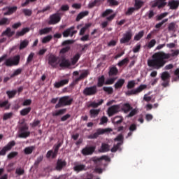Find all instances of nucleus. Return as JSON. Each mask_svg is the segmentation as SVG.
<instances>
[{
	"mask_svg": "<svg viewBox=\"0 0 179 179\" xmlns=\"http://www.w3.org/2000/svg\"><path fill=\"white\" fill-rule=\"evenodd\" d=\"M91 26H92L91 24H86L85 26L80 29L79 35L83 36L85 31H87V29L90 28Z\"/></svg>",
	"mask_w": 179,
	"mask_h": 179,
	"instance_id": "obj_38",
	"label": "nucleus"
},
{
	"mask_svg": "<svg viewBox=\"0 0 179 179\" xmlns=\"http://www.w3.org/2000/svg\"><path fill=\"white\" fill-rule=\"evenodd\" d=\"M123 140H124V136H123L122 134L118 135V136L115 138V141H120V142H122L121 143H123Z\"/></svg>",
	"mask_w": 179,
	"mask_h": 179,
	"instance_id": "obj_62",
	"label": "nucleus"
},
{
	"mask_svg": "<svg viewBox=\"0 0 179 179\" xmlns=\"http://www.w3.org/2000/svg\"><path fill=\"white\" fill-rule=\"evenodd\" d=\"M103 159H105L107 162L110 161V158L108 156H103L101 158L96 157L92 158V161L94 162V164L97 166H101L102 164Z\"/></svg>",
	"mask_w": 179,
	"mask_h": 179,
	"instance_id": "obj_14",
	"label": "nucleus"
},
{
	"mask_svg": "<svg viewBox=\"0 0 179 179\" xmlns=\"http://www.w3.org/2000/svg\"><path fill=\"white\" fill-rule=\"evenodd\" d=\"M86 166L84 164H79L74 166L73 169L75 171L80 172L86 170Z\"/></svg>",
	"mask_w": 179,
	"mask_h": 179,
	"instance_id": "obj_30",
	"label": "nucleus"
},
{
	"mask_svg": "<svg viewBox=\"0 0 179 179\" xmlns=\"http://www.w3.org/2000/svg\"><path fill=\"white\" fill-rule=\"evenodd\" d=\"M110 150V145L107 143H102L101 148L99 150L100 152H106Z\"/></svg>",
	"mask_w": 179,
	"mask_h": 179,
	"instance_id": "obj_24",
	"label": "nucleus"
},
{
	"mask_svg": "<svg viewBox=\"0 0 179 179\" xmlns=\"http://www.w3.org/2000/svg\"><path fill=\"white\" fill-rule=\"evenodd\" d=\"M17 8L16 6L15 7H12V8H10L8 9V11L7 13H5V15H10L13 13H15L16 10H17Z\"/></svg>",
	"mask_w": 179,
	"mask_h": 179,
	"instance_id": "obj_55",
	"label": "nucleus"
},
{
	"mask_svg": "<svg viewBox=\"0 0 179 179\" xmlns=\"http://www.w3.org/2000/svg\"><path fill=\"white\" fill-rule=\"evenodd\" d=\"M116 79H117V78H110L106 80V82L105 83V85H113L115 83V81L116 80Z\"/></svg>",
	"mask_w": 179,
	"mask_h": 179,
	"instance_id": "obj_57",
	"label": "nucleus"
},
{
	"mask_svg": "<svg viewBox=\"0 0 179 179\" xmlns=\"http://www.w3.org/2000/svg\"><path fill=\"white\" fill-rule=\"evenodd\" d=\"M29 29L28 28H24L20 31H17L15 34V38H18L20 36H24L26 33L29 32Z\"/></svg>",
	"mask_w": 179,
	"mask_h": 179,
	"instance_id": "obj_29",
	"label": "nucleus"
},
{
	"mask_svg": "<svg viewBox=\"0 0 179 179\" xmlns=\"http://www.w3.org/2000/svg\"><path fill=\"white\" fill-rule=\"evenodd\" d=\"M75 29V27L73 26L67 29H66L63 33V36L64 38H67L69 36L73 37L74 34H77V31L74 30Z\"/></svg>",
	"mask_w": 179,
	"mask_h": 179,
	"instance_id": "obj_12",
	"label": "nucleus"
},
{
	"mask_svg": "<svg viewBox=\"0 0 179 179\" xmlns=\"http://www.w3.org/2000/svg\"><path fill=\"white\" fill-rule=\"evenodd\" d=\"M103 101H104L103 99H101L98 103L92 102L90 104L87 105V107L88 108H91L92 107V108H96L98 106H101L103 103Z\"/></svg>",
	"mask_w": 179,
	"mask_h": 179,
	"instance_id": "obj_26",
	"label": "nucleus"
},
{
	"mask_svg": "<svg viewBox=\"0 0 179 179\" xmlns=\"http://www.w3.org/2000/svg\"><path fill=\"white\" fill-rule=\"evenodd\" d=\"M136 10V9L135 8H129L127 10V12L126 13L127 15H131L133 14V13H134Z\"/></svg>",
	"mask_w": 179,
	"mask_h": 179,
	"instance_id": "obj_61",
	"label": "nucleus"
},
{
	"mask_svg": "<svg viewBox=\"0 0 179 179\" xmlns=\"http://www.w3.org/2000/svg\"><path fill=\"white\" fill-rule=\"evenodd\" d=\"M29 45V41L27 40L23 41L20 45V50L25 48Z\"/></svg>",
	"mask_w": 179,
	"mask_h": 179,
	"instance_id": "obj_47",
	"label": "nucleus"
},
{
	"mask_svg": "<svg viewBox=\"0 0 179 179\" xmlns=\"http://www.w3.org/2000/svg\"><path fill=\"white\" fill-rule=\"evenodd\" d=\"M144 1H143V0H135V8L136 9V10H140L143 6L144 5Z\"/></svg>",
	"mask_w": 179,
	"mask_h": 179,
	"instance_id": "obj_25",
	"label": "nucleus"
},
{
	"mask_svg": "<svg viewBox=\"0 0 179 179\" xmlns=\"http://www.w3.org/2000/svg\"><path fill=\"white\" fill-rule=\"evenodd\" d=\"M10 105L8 104V101H0V108H5L6 110H8L10 108Z\"/></svg>",
	"mask_w": 179,
	"mask_h": 179,
	"instance_id": "obj_34",
	"label": "nucleus"
},
{
	"mask_svg": "<svg viewBox=\"0 0 179 179\" xmlns=\"http://www.w3.org/2000/svg\"><path fill=\"white\" fill-rule=\"evenodd\" d=\"M10 22V20L8 18L3 17L0 20V26L8 25Z\"/></svg>",
	"mask_w": 179,
	"mask_h": 179,
	"instance_id": "obj_42",
	"label": "nucleus"
},
{
	"mask_svg": "<svg viewBox=\"0 0 179 179\" xmlns=\"http://www.w3.org/2000/svg\"><path fill=\"white\" fill-rule=\"evenodd\" d=\"M15 34V31H12L10 27H8L3 33L1 34L2 36H7L8 38H11L12 36H14Z\"/></svg>",
	"mask_w": 179,
	"mask_h": 179,
	"instance_id": "obj_20",
	"label": "nucleus"
},
{
	"mask_svg": "<svg viewBox=\"0 0 179 179\" xmlns=\"http://www.w3.org/2000/svg\"><path fill=\"white\" fill-rule=\"evenodd\" d=\"M113 10L111 9H107L104 13H102L101 17H106L110 15L113 13Z\"/></svg>",
	"mask_w": 179,
	"mask_h": 179,
	"instance_id": "obj_51",
	"label": "nucleus"
},
{
	"mask_svg": "<svg viewBox=\"0 0 179 179\" xmlns=\"http://www.w3.org/2000/svg\"><path fill=\"white\" fill-rule=\"evenodd\" d=\"M89 15V12H82L80 13L76 17V21L79 22L81 19H83L84 17L87 16Z\"/></svg>",
	"mask_w": 179,
	"mask_h": 179,
	"instance_id": "obj_36",
	"label": "nucleus"
},
{
	"mask_svg": "<svg viewBox=\"0 0 179 179\" xmlns=\"http://www.w3.org/2000/svg\"><path fill=\"white\" fill-rule=\"evenodd\" d=\"M144 31H141L138 34H136L134 37V40L136 41H140L144 36Z\"/></svg>",
	"mask_w": 179,
	"mask_h": 179,
	"instance_id": "obj_40",
	"label": "nucleus"
},
{
	"mask_svg": "<svg viewBox=\"0 0 179 179\" xmlns=\"http://www.w3.org/2000/svg\"><path fill=\"white\" fill-rule=\"evenodd\" d=\"M40 123H41V121L40 120H34V122L30 124V126L32 127V128H34L37 126H39L40 127Z\"/></svg>",
	"mask_w": 179,
	"mask_h": 179,
	"instance_id": "obj_56",
	"label": "nucleus"
},
{
	"mask_svg": "<svg viewBox=\"0 0 179 179\" xmlns=\"http://www.w3.org/2000/svg\"><path fill=\"white\" fill-rule=\"evenodd\" d=\"M120 110V105H113L108 108V115L109 117H112L116 114H117Z\"/></svg>",
	"mask_w": 179,
	"mask_h": 179,
	"instance_id": "obj_9",
	"label": "nucleus"
},
{
	"mask_svg": "<svg viewBox=\"0 0 179 179\" xmlns=\"http://www.w3.org/2000/svg\"><path fill=\"white\" fill-rule=\"evenodd\" d=\"M168 31H176V24L172 22L168 26Z\"/></svg>",
	"mask_w": 179,
	"mask_h": 179,
	"instance_id": "obj_52",
	"label": "nucleus"
},
{
	"mask_svg": "<svg viewBox=\"0 0 179 179\" xmlns=\"http://www.w3.org/2000/svg\"><path fill=\"white\" fill-rule=\"evenodd\" d=\"M20 55H16L12 59L11 58L7 59L3 65H5L8 67H11L13 66H17L20 63Z\"/></svg>",
	"mask_w": 179,
	"mask_h": 179,
	"instance_id": "obj_5",
	"label": "nucleus"
},
{
	"mask_svg": "<svg viewBox=\"0 0 179 179\" xmlns=\"http://www.w3.org/2000/svg\"><path fill=\"white\" fill-rule=\"evenodd\" d=\"M172 54L165 53L164 52H158L152 55V59L148 61V65L152 69L159 70L163 68L165 64L171 60V58L179 55V50H171Z\"/></svg>",
	"mask_w": 179,
	"mask_h": 179,
	"instance_id": "obj_1",
	"label": "nucleus"
},
{
	"mask_svg": "<svg viewBox=\"0 0 179 179\" xmlns=\"http://www.w3.org/2000/svg\"><path fill=\"white\" fill-rule=\"evenodd\" d=\"M13 113H5L3 116V120H7L13 117Z\"/></svg>",
	"mask_w": 179,
	"mask_h": 179,
	"instance_id": "obj_54",
	"label": "nucleus"
},
{
	"mask_svg": "<svg viewBox=\"0 0 179 179\" xmlns=\"http://www.w3.org/2000/svg\"><path fill=\"white\" fill-rule=\"evenodd\" d=\"M51 9V7L50 6H48L47 7L44 8L43 10H40L38 11L37 14L39 13H44Z\"/></svg>",
	"mask_w": 179,
	"mask_h": 179,
	"instance_id": "obj_60",
	"label": "nucleus"
},
{
	"mask_svg": "<svg viewBox=\"0 0 179 179\" xmlns=\"http://www.w3.org/2000/svg\"><path fill=\"white\" fill-rule=\"evenodd\" d=\"M96 150V146H86L81 150V153L84 156L92 155Z\"/></svg>",
	"mask_w": 179,
	"mask_h": 179,
	"instance_id": "obj_10",
	"label": "nucleus"
},
{
	"mask_svg": "<svg viewBox=\"0 0 179 179\" xmlns=\"http://www.w3.org/2000/svg\"><path fill=\"white\" fill-rule=\"evenodd\" d=\"M111 129H98L96 130V132L91 134L88 136L89 138L90 139H95L99 137V135L104 134L108 131H110Z\"/></svg>",
	"mask_w": 179,
	"mask_h": 179,
	"instance_id": "obj_6",
	"label": "nucleus"
},
{
	"mask_svg": "<svg viewBox=\"0 0 179 179\" xmlns=\"http://www.w3.org/2000/svg\"><path fill=\"white\" fill-rule=\"evenodd\" d=\"M103 90L109 94H111L113 92V89L111 87H103Z\"/></svg>",
	"mask_w": 179,
	"mask_h": 179,
	"instance_id": "obj_48",
	"label": "nucleus"
},
{
	"mask_svg": "<svg viewBox=\"0 0 179 179\" xmlns=\"http://www.w3.org/2000/svg\"><path fill=\"white\" fill-rule=\"evenodd\" d=\"M123 120H124V118L122 116H116L113 120V122L115 124H119L122 123L123 122Z\"/></svg>",
	"mask_w": 179,
	"mask_h": 179,
	"instance_id": "obj_31",
	"label": "nucleus"
},
{
	"mask_svg": "<svg viewBox=\"0 0 179 179\" xmlns=\"http://www.w3.org/2000/svg\"><path fill=\"white\" fill-rule=\"evenodd\" d=\"M117 73H118V69L115 66L111 67L108 72V75L110 77L117 76Z\"/></svg>",
	"mask_w": 179,
	"mask_h": 179,
	"instance_id": "obj_28",
	"label": "nucleus"
},
{
	"mask_svg": "<svg viewBox=\"0 0 179 179\" xmlns=\"http://www.w3.org/2000/svg\"><path fill=\"white\" fill-rule=\"evenodd\" d=\"M61 20V17L58 13L53 14L50 16V20L48 21V24L55 25L59 23Z\"/></svg>",
	"mask_w": 179,
	"mask_h": 179,
	"instance_id": "obj_11",
	"label": "nucleus"
},
{
	"mask_svg": "<svg viewBox=\"0 0 179 179\" xmlns=\"http://www.w3.org/2000/svg\"><path fill=\"white\" fill-rule=\"evenodd\" d=\"M81 57V54L77 53L72 59H71V64L75 65L79 60Z\"/></svg>",
	"mask_w": 179,
	"mask_h": 179,
	"instance_id": "obj_33",
	"label": "nucleus"
},
{
	"mask_svg": "<svg viewBox=\"0 0 179 179\" xmlns=\"http://www.w3.org/2000/svg\"><path fill=\"white\" fill-rule=\"evenodd\" d=\"M35 147L34 146H30V147H27L24 150V152L26 155H30L32 153L33 150H34Z\"/></svg>",
	"mask_w": 179,
	"mask_h": 179,
	"instance_id": "obj_43",
	"label": "nucleus"
},
{
	"mask_svg": "<svg viewBox=\"0 0 179 179\" xmlns=\"http://www.w3.org/2000/svg\"><path fill=\"white\" fill-rule=\"evenodd\" d=\"M141 48V44H137L136 46L133 49V52L134 53L139 52Z\"/></svg>",
	"mask_w": 179,
	"mask_h": 179,
	"instance_id": "obj_64",
	"label": "nucleus"
},
{
	"mask_svg": "<svg viewBox=\"0 0 179 179\" xmlns=\"http://www.w3.org/2000/svg\"><path fill=\"white\" fill-rule=\"evenodd\" d=\"M69 82V79L62 80L59 82L55 83L54 86L55 88H59V87H63L64 85L68 84Z\"/></svg>",
	"mask_w": 179,
	"mask_h": 179,
	"instance_id": "obj_21",
	"label": "nucleus"
},
{
	"mask_svg": "<svg viewBox=\"0 0 179 179\" xmlns=\"http://www.w3.org/2000/svg\"><path fill=\"white\" fill-rule=\"evenodd\" d=\"M59 59V57L51 54L50 56H49V58H48V64L52 66L53 68L56 67V66L58 64L57 63V61Z\"/></svg>",
	"mask_w": 179,
	"mask_h": 179,
	"instance_id": "obj_16",
	"label": "nucleus"
},
{
	"mask_svg": "<svg viewBox=\"0 0 179 179\" xmlns=\"http://www.w3.org/2000/svg\"><path fill=\"white\" fill-rule=\"evenodd\" d=\"M129 62V60L127 58H125L118 63V66H122L127 64Z\"/></svg>",
	"mask_w": 179,
	"mask_h": 179,
	"instance_id": "obj_58",
	"label": "nucleus"
},
{
	"mask_svg": "<svg viewBox=\"0 0 179 179\" xmlns=\"http://www.w3.org/2000/svg\"><path fill=\"white\" fill-rule=\"evenodd\" d=\"M16 94H17V91L16 90L7 91L6 92V94L8 95L9 99L13 98L15 96Z\"/></svg>",
	"mask_w": 179,
	"mask_h": 179,
	"instance_id": "obj_45",
	"label": "nucleus"
},
{
	"mask_svg": "<svg viewBox=\"0 0 179 179\" xmlns=\"http://www.w3.org/2000/svg\"><path fill=\"white\" fill-rule=\"evenodd\" d=\"M62 144H63V141L59 142L56 146H55V150H54L52 157H57V155L58 154L59 149L62 145Z\"/></svg>",
	"mask_w": 179,
	"mask_h": 179,
	"instance_id": "obj_32",
	"label": "nucleus"
},
{
	"mask_svg": "<svg viewBox=\"0 0 179 179\" xmlns=\"http://www.w3.org/2000/svg\"><path fill=\"white\" fill-rule=\"evenodd\" d=\"M73 101V98H70L69 96H64L59 99L58 103L56 104L55 106V108L57 109L62 107L71 106Z\"/></svg>",
	"mask_w": 179,
	"mask_h": 179,
	"instance_id": "obj_3",
	"label": "nucleus"
},
{
	"mask_svg": "<svg viewBox=\"0 0 179 179\" xmlns=\"http://www.w3.org/2000/svg\"><path fill=\"white\" fill-rule=\"evenodd\" d=\"M171 76L168 72H164L161 74V79L164 83H162V85L164 87H166L169 85Z\"/></svg>",
	"mask_w": 179,
	"mask_h": 179,
	"instance_id": "obj_7",
	"label": "nucleus"
},
{
	"mask_svg": "<svg viewBox=\"0 0 179 179\" xmlns=\"http://www.w3.org/2000/svg\"><path fill=\"white\" fill-rule=\"evenodd\" d=\"M22 13L27 17H30L32 15V10L30 9H23Z\"/></svg>",
	"mask_w": 179,
	"mask_h": 179,
	"instance_id": "obj_46",
	"label": "nucleus"
},
{
	"mask_svg": "<svg viewBox=\"0 0 179 179\" xmlns=\"http://www.w3.org/2000/svg\"><path fill=\"white\" fill-rule=\"evenodd\" d=\"M23 71L22 69H18L14 71V73L10 76V78H13L16 76L21 74L22 71Z\"/></svg>",
	"mask_w": 179,
	"mask_h": 179,
	"instance_id": "obj_50",
	"label": "nucleus"
},
{
	"mask_svg": "<svg viewBox=\"0 0 179 179\" xmlns=\"http://www.w3.org/2000/svg\"><path fill=\"white\" fill-rule=\"evenodd\" d=\"M105 77L104 76H102L101 77H99L98 78V83H97V86L99 87H103V85L105 84Z\"/></svg>",
	"mask_w": 179,
	"mask_h": 179,
	"instance_id": "obj_35",
	"label": "nucleus"
},
{
	"mask_svg": "<svg viewBox=\"0 0 179 179\" xmlns=\"http://www.w3.org/2000/svg\"><path fill=\"white\" fill-rule=\"evenodd\" d=\"M124 83H125L124 79H119L117 82L115 84L114 87L115 88V90L121 89L123 87Z\"/></svg>",
	"mask_w": 179,
	"mask_h": 179,
	"instance_id": "obj_22",
	"label": "nucleus"
},
{
	"mask_svg": "<svg viewBox=\"0 0 179 179\" xmlns=\"http://www.w3.org/2000/svg\"><path fill=\"white\" fill-rule=\"evenodd\" d=\"M24 173V169H22L21 168L16 169L15 173L17 174L18 176L23 175Z\"/></svg>",
	"mask_w": 179,
	"mask_h": 179,
	"instance_id": "obj_63",
	"label": "nucleus"
},
{
	"mask_svg": "<svg viewBox=\"0 0 179 179\" xmlns=\"http://www.w3.org/2000/svg\"><path fill=\"white\" fill-rule=\"evenodd\" d=\"M97 87L94 85L90 87H86L83 91V94L85 96H93L95 95L97 93Z\"/></svg>",
	"mask_w": 179,
	"mask_h": 179,
	"instance_id": "obj_8",
	"label": "nucleus"
},
{
	"mask_svg": "<svg viewBox=\"0 0 179 179\" xmlns=\"http://www.w3.org/2000/svg\"><path fill=\"white\" fill-rule=\"evenodd\" d=\"M88 75H89V71L87 70H86V71H85V72H83V73L80 74L79 78H80V80H83V79L87 78Z\"/></svg>",
	"mask_w": 179,
	"mask_h": 179,
	"instance_id": "obj_59",
	"label": "nucleus"
},
{
	"mask_svg": "<svg viewBox=\"0 0 179 179\" xmlns=\"http://www.w3.org/2000/svg\"><path fill=\"white\" fill-rule=\"evenodd\" d=\"M31 110V108L30 107L24 108L20 111V115L22 116H25L30 113Z\"/></svg>",
	"mask_w": 179,
	"mask_h": 179,
	"instance_id": "obj_41",
	"label": "nucleus"
},
{
	"mask_svg": "<svg viewBox=\"0 0 179 179\" xmlns=\"http://www.w3.org/2000/svg\"><path fill=\"white\" fill-rule=\"evenodd\" d=\"M101 0H94V1H90L88 8H93L95 6H100Z\"/></svg>",
	"mask_w": 179,
	"mask_h": 179,
	"instance_id": "obj_27",
	"label": "nucleus"
},
{
	"mask_svg": "<svg viewBox=\"0 0 179 179\" xmlns=\"http://www.w3.org/2000/svg\"><path fill=\"white\" fill-rule=\"evenodd\" d=\"M133 34L131 31H127L124 35L123 38L120 40V43L122 44L129 43L132 38Z\"/></svg>",
	"mask_w": 179,
	"mask_h": 179,
	"instance_id": "obj_15",
	"label": "nucleus"
},
{
	"mask_svg": "<svg viewBox=\"0 0 179 179\" xmlns=\"http://www.w3.org/2000/svg\"><path fill=\"white\" fill-rule=\"evenodd\" d=\"M18 137L21 138H27L31 134L29 131V127L27 124L20 126L18 131Z\"/></svg>",
	"mask_w": 179,
	"mask_h": 179,
	"instance_id": "obj_4",
	"label": "nucleus"
},
{
	"mask_svg": "<svg viewBox=\"0 0 179 179\" xmlns=\"http://www.w3.org/2000/svg\"><path fill=\"white\" fill-rule=\"evenodd\" d=\"M135 86H136L135 80H131L128 82L127 87L128 90H128L127 92H125L127 96L136 95L148 87L146 85H141L138 88L134 89Z\"/></svg>",
	"mask_w": 179,
	"mask_h": 179,
	"instance_id": "obj_2",
	"label": "nucleus"
},
{
	"mask_svg": "<svg viewBox=\"0 0 179 179\" xmlns=\"http://www.w3.org/2000/svg\"><path fill=\"white\" fill-rule=\"evenodd\" d=\"M100 113L99 109H91L90 110V115L91 118H95Z\"/></svg>",
	"mask_w": 179,
	"mask_h": 179,
	"instance_id": "obj_23",
	"label": "nucleus"
},
{
	"mask_svg": "<svg viewBox=\"0 0 179 179\" xmlns=\"http://www.w3.org/2000/svg\"><path fill=\"white\" fill-rule=\"evenodd\" d=\"M52 36L51 35L45 36L43 38L42 43H47L50 42L52 40Z\"/></svg>",
	"mask_w": 179,
	"mask_h": 179,
	"instance_id": "obj_49",
	"label": "nucleus"
},
{
	"mask_svg": "<svg viewBox=\"0 0 179 179\" xmlns=\"http://www.w3.org/2000/svg\"><path fill=\"white\" fill-rule=\"evenodd\" d=\"M168 7L171 10H177L179 7V0H169Z\"/></svg>",
	"mask_w": 179,
	"mask_h": 179,
	"instance_id": "obj_17",
	"label": "nucleus"
},
{
	"mask_svg": "<svg viewBox=\"0 0 179 179\" xmlns=\"http://www.w3.org/2000/svg\"><path fill=\"white\" fill-rule=\"evenodd\" d=\"M66 166V162L64 159H59L56 164V170L61 171L64 167Z\"/></svg>",
	"mask_w": 179,
	"mask_h": 179,
	"instance_id": "obj_18",
	"label": "nucleus"
},
{
	"mask_svg": "<svg viewBox=\"0 0 179 179\" xmlns=\"http://www.w3.org/2000/svg\"><path fill=\"white\" fill-rule=\"evenodd\" d=\"M15 142L14 141H12L10 142H9L7 145H6L5 147H3L2 148V150L0 151V155L1 156H4L6 153L7 151H9L10 150H11V148L15 146Z\"/></svg>",
	"mask_w": 179,
	"mask_h": 179,
	"instance_id": "obj_13",
	"label": "nucleus"
},
{
	"mask_svg": "<svg viewBox=\"0 0 179 179\" xmlns=\"http://www.w3.org/2000/svg\"><path fill=\"white\" fill-rule=\"evenodd\" d=\"M132 109L133 108L131 106L129 103H125L122 108V110L124 111L125 113H127Z\"/></svg>",
	"mask_w": 179,
	"mask_h": 179,
	"instance_id": "obj_39",
	"label": "nucleus"
},
{
	"mask_svg": "<svg viewBox=\"0 0 179 179\" xmlns=\"http://www.w3.org/2000/svg\"><path fill=\"white\" fill-rule=\"evenodd\" d=\"M70 61L66 59L64 57H61V63L59 64V66L62 68H69L71 66Z\"/></svg>",
	"mask_w": 179,
	"mask_h": 179,
	"instance_id": "obj_19",
	"label": "nucleus"
},
{
	"mask_svg": "<svg viewBox=\"0 0 179 179\" xmlns=\"http://www.w3.org/2000/svg\"><path fill=\"white\" fill-rule=\"evenodd\" d=\"M51 31H52L51 28H45V29L40 30L39 34L40 35L47 34L50 33Z\"/></svg>",
	"mask_w": 179,
	"mask_h": 179,
	"instance_id": "obj_44",
	"label": "nucleus"
},
{
	"mask_svg": "<svg viewBox=\"0 0 179 179\" xmlns=\"http://www.w3.org/2000/svg\"><path fill=\"white\" fill-rule=\"evenodd\" d=\"M66 111V109H60L59 110L55 111V113H52L53 116H59L64 115Z\"/></svg>",
	"mask_w": 179,
	"mask_h": 179,
	"instance_id": "obj_37",
	"label": "nucleus"
},
{
	"mask_svg": "<svg viewBox=\"0 0 179 179\" xmlns=\"http://www.w3.org/2000/svg\"><path fill=\"white\" fill-rule=\"evenodd\" d=\"M43 156L40 155L36 160V162L34 163V166H38L39 165V164L43 161Z\"/></svg>",
	"mask_w": 179,
	"mask_h": 179,
	"instance_id": "obj_53",
	"label": "nucleus"
}]
</instances>
